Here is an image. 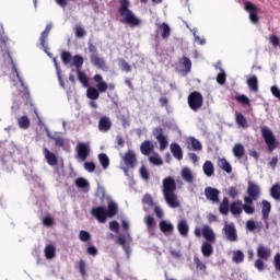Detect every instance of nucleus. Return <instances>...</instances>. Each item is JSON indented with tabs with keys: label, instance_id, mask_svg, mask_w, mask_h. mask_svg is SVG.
<instances>
[{
	"label": "nucleus",
	"instance_id": "obj_48",
	"mask_svg": "<svg viewBox=\"0 0 280 280\" xmlns=\"http://www.w3.org/2000/svg\"><path fill=\"white\" fill-rule=\"evenodd\" d=\"M119 67L121 71H126V73H130V71H132V67L125 59L119 60Z\"/></svg>",
	"mask_w": 280,
	"mask_h": 280
},
{
	"label": "nucleus",
	"instance_id": "obj_29",
	"mask_svg": "<svg viewBox=\"0 0 280 280\" xmlns=\"http://www.w3.org/2000/svg\"><path fill=\"white\" fill-rule=\"evenodd\" d=\"M201 253L203 257H211L213 255V245H211L209 242L202 243Z\"/></svg>",
	"mask_w": 280,
	"mask_h": 280
},
{
	"label": "nucleus",
	"instance_id": "obj_35",
	"mask_svg": "<svg viewBox=\"0 0 280 280\" xmlns=\"http://www.w3.org/2000/svg\"><path fill=\"white\" fill-rule=\"evenodd\" d=\"M74 268L79 270L81 277H86V261L84 259L77 261Z\"/></svg>",
	"mask_w": 280,
	"mask_h": 280
},
{
	"label": "nucleus",
	"instance_id": "obj_18",
	"mask_svg": "<svg viewBox=\"0 0 280 280\" xmlns=\"http://www.w3.org/2000/svg\"><path fill=\"white\" fill-rule=\"evenodd\" d=\"M270 255H272V250L270 248L259 245L257 248V257L259 259H262V261H268L270 259Z\"/></svg>",
	"mask_w": 280,
	"mask_h": 280
},
{
	"label": "nucleus",
	"instance_id": "obj_20",
	"mask_svg": "<svg viewBox=\"0 0 280 280\" xmlns=\"http://www.w3.org/2000/svg\"><path fill=\"white\" fill-rule=\"evenodd\" d=\"M187 145L189 150H194V152H200L202 150V143L194 137H189L187 139Z\"/></svg>",
	"mask_w": 280,
	"mask_h": 280
},
{
	"label": "nucleus",
	"instance_id": "obj_61",
	"mask_svg": "<svg viewBox=\"0 0 280 280\" xmlns=\"http://www.w3.org/2000/svg\"><path fill=\"white\" fill-rule=\"evenodd\" d=\"M84 170L90 173L95 172V163L94 162H85Z\"/></svg>",
	"mask_w": 280,
	"mask_h": 280
},
{
	"label": "nucleus",
	"instance_id": "obj_10",
	"mask_svg": "<svg viewBox=\"0 0 280 280\" xmlns=\"http://www.w3.org/2000/svg\"><path fill=\"white\" fill-rule=\"evenodd\" d=\"M245 10L249 12V21H252L254 24L259 23V8L257 5L253 4V2H245Z\"/></svg>",
	"mask_w": 280,
	"mask_h": 280
},
{
	"label": "nucleus",
	"instance_id": "obj_60",
	"mask_svg": "<svg viewBox=\"0 0 280 280\" xmlns=\"http://www.w3.org/2000/svg\"><path fill=\"white\" fill-rule=\"evenodd\" d=\"M273 266L278 272H280V253H277L273 257Z\"/></svg>",
	"mask_w": 280,
	"mask_h": 280
},
{
	"label": "nucleus",
	"instance_id": "obj_32",
	"mask_svg": "<svg viewBox=\"0 0 280 280\" xmlns=\"http://www.w3.org/2000/svg\"><path fill=\"white\" fill-rule=\"evenodd\" d=\"M218 165L221 170H223V172H226V174H231V172H233V167L231 166L229 161H226V159H224V158L219 159Z\"/></svg>",
	"mask_w": 280,
	"mask_h": 280
},
{
	"label": "nucleus",
	"instance_id": "obj_63",
	"mask_svg": "<svg viewBox=\"0 0 280 280\" xmlns=\"http://www.w3.org/2000/svg\"><path fill=\"white\" fill-rule=\"evenodd\" d=\"M116 243L119 246H122V248H126V236L125 235H119L116 237Z\"/></svg>",
	"mask_w": 280,
	"mask_h": 280
},
{
	"label": "nucleus",
	"instance_id": "obj_42",
	"mask_svg": "<svg viewBox=\"0 0 280 280\" xmlns=\"http://www.w3.org/2000/svg\"><path fill=\"white\" fill-rule=\"evenodd\" d=\"M244 252H242V250H234L233 252V257H232V261L234 262V264H242V262H244Z\"/></svg>",
	"mask_w": 280,
	"mask_h": 280
},
{
	"label": "nucleus",
	"instance_id": "obj_52",
	"mask_svg": "<svg viewBox=\"0 0 280 280\" xmlns=\"http://www.w3.org/2000/svg\"><path fill=\"white\" fill-rule=\"evenodd\" d=\"M75 185L80 189H84L85 187H89V180H86L82 177H79V178L75 179Z\"/></svg>",
	"mask_w": 280,
	"mask_h": 280
},
{
	"label": "nucleus",
	"instance_id": "obj_13",
	"mask_svg": "<svg viewBox=\"0 0 280 280\" xmlns=\"http://www.w3.org/2000/svg\"><path fill=\"white\" fill-rule=\"evenodd\" d=\"M122 161L127 167L133 168L137 165V154H135V151L129 150L122 156Z\"/></svg>",
	"mask_w": 280,
	"mask_h": 280
},
{
	"label": "nucleus",
	"instance_id": "obj_27",
	"mask_svg": "<svg viewBox=\"0 0 280 280\" xmlns=\"http://www.w3.org/2000/svg\"><path fill=\"white\" fill-rule=\"evenodd\" d=\"M177 230L179 232V235H182L183 237H187V235H189V225L185 220L178 222Z\"/></svg>",
	"mask_w": 280,
	"mask_h": 280
},
{
	"label": "nucleus",
	"instance_id": "obj_40",
	"mask_svg": "<svg viewBox=\"0 0 280 280\" xmlns=\"http://www.w3.org/2000/svg\"><path fill=\"white\" fill-rule=\"evenodd\" d=\"M98 161L103 170H108V165H110V160L108 159V155H106V153H100Z\"/></svg>",
	"mask_w": 280,
	"mask_h": 280
},
{
	"label": "nucleus",
	"instance_id": "obj_28",
	"mask_svg": "<svg viewBox=\"0 0 280 280\" xmlns=\"http://www.w3.org/2000/svg\"><path fill=\"white\" fill-rule=\"evenodd\" d=\"M247 86L249 91H254V93H257L259 91V82L257 81V77L252 75L247 79Z\"/></svg>",
	"mask_w": 280,
	"mask_h": 280
},
{
	"label": "nucleus",
	"instance_id": "obj_30",
	"mask_svg": "<svg viewBox=\"0 0 280 280\" xmlns=\"http://www.w3.org/2000/svg\"><path fill=\"white\" fill-rule=\"evenodd\" d=\"M119 211V208L117 207V203H115V201H110L107 206V218H115V215H117Z\"/></svg>",
	"mask_w": 280,
	"mask_h": 280
},
{
	"label": "nucleus",
	"instance_id": "obj_36",
	"mask_svg": "<svg viewBox=\"0 0 280 280\" xmlns=\"http://www.w3.org/2000/svg\"><path fill=\"white\" fill-rule=\"evenodd\" d=\"M19 128L22 130H27L30 126H32V122L30 121V118L27 116H22L18 119Z\"/></svg>",
	"mask_w": 280,
	"mask_h": 280
},
{
	"label": "nucleus",
	"instance_id": "obj_1",
	"mask_svg": "<svg viewBox=\"0 0 280 280\" xmlns=\"http://www.w3.org/2000/svg\"><path fill=\"white\" fill-rule=\"evenodd\" d=\"M162 194L165 202L171 209H178L180 202H178V196L176 195V180L172 177H165L162 182Z\"/></svg>",
	"mask_w": 280,
	"mask_h": 280
},
{
	"label": "nucleus",
	"instance_id": "obj_22",
	"mask_svg": "<svg viewBox=\"0 0 280 280\" xmlns=\"http://www.w3.org/2000/svg\"><path fill=\"white\" fill-rule=\"evenodd\" d=\"M243 203H242V200H236V201H233L231 205H230V211L232 213V215H241L242 211H243Z\"/></svg>",
	"mask_w": 280,
	"mask_h": 280
},
{
	"label": "nucleus",
	"instance_id": "obj_46",
	"mask_svg": "<svg viewBox=\"0 0 280 280\" xmlns=\"http://www.w3.org/2000/svg\"><path fill=\"white\" fill-rule=\"evenodd\" d=\"M49 139H51L52 141H55V145L57 148H63L65 147V138H62L61 136H51L48 135Z\"/></svg>",
	"mask_w": 280,
	"mask_h": 280
},
{
	"label": "nucleus",
	"instance_id": "obj_16",
	"mask_svg": "<svg viewBox=\"0 0 280 280\" xmlns=\"http://www.w3.org/2000/svg\"><path fill=\"white\" fill-rule=\"evenodd\" d=\"M155 33H156V36H159V34H161V37L163 39L170 38V35L172 34V28H170V24H167V23H160V24H158V28H156Z\"/></svg>",
	"mask_w": 280,
	"mask_h": 280
},
{
	"label": "nucleus",
	"instance_id": "obj_23",
	"mask_svg": "<svg viewBox=\"0 0 280 280\" xmlns=\"http://www.w3.org/2000/svg\"><path fill=\"white\" fill-rule=\"evenodd\" d=\"M44 155L48 165H58V156H56L51 151H49V149H44Z\"/></svg>",
	"mask_w": 280,
	"mask_h": 280
},
{
	"label": "nucleus",
	"instance_id": "obj_39",
	"mask_svg": "<svg viewBox=\"0 0 280 280\" xmlns=\"http://www.w3.org/2000/svg\"><path fill=\"white\" fill-rule=\"evenodd\" d=\"M160 231H162V233H172L174 231V225L167 221H161Z\"/></svg>",
	"mask_w": 280,
	"mask_h": 280
},
{
	"label": "nucleus",
	"instance_id": "obj_34",
	"mask_svg": "<svg viewBox=\"0 0 280 280\" xmlns=\"http://www.w3.org/2000/svg\"><path fill=\"white\" fill-rule=\"evenodd\" d=\"M100 90L97 88H88L86 90V96L89 100L95 101V100H100Z\"/></svg>",
	"mask_w": 280,
	"mask_h": 280
},
{
	"label": "nucleus",
	"instance_id": "obj_33",
	"mask_svg": "<svg viewBox=\"0 0 280 280\" xmlns=\"http://www.w3.org/2000/svg\"><path fill=\"white\" fill-rule=\"evenodd\" d=\"M235 121L241 128H248V120H246V117L242 113H235Z\"/></svg>",
	"mask_w": 280,
	"mask_h": 280
},
{
	"label": "nucleus",
	"instance_id": "obj_26",
	"mask_svg": "<svg viewBox=\"0 0 280 280\" xmlns=\"http://www.w3.org/2000/svg\"><path fill=\"white\" fill-rule=\"evenodd\" d=\"M171 152L177 161H183V149L178 145V143L171 144Z\"/></svg>",
	"mask_w": 280,
	"mask_h": 280
},
{
	"label": "nucleus",
	"instance_id": "obj_50",
	"mask_svg": "<svg viewBox=\"0 0 280 280\" xmlns=\"http://www.w3.org/2000/svg\"><path fill=\"white\" fill-rule=\"evenodd\" d=\"M180 62L183 63L186 73H189V71H191V59H189L188 57H183L180 59Z\"/></svg>",
	"mask_w": 280,
	"mask_h": 280
},
{
	"label": "nucleus",
	"instance_id": "obj_57",
	"mask_svg": "<svg viewBox=\"0 0 280 280\" xmlns=\"http://www.w3.org/2000/svg\"><path fill=\"white\" fill-rule=\"evenodd\" d=\"M61 60H62L63 65H69V62H71V52L63 51L61 54Z\"/></svg>",
	"mask_w": 280,
	"mask_h": 280
},
{
	"label": "nucleus",
	"instance_id": "obj_17",
	"mask_svg": "<svg viewBox=\"0 0 280 280\" xmlns=\"http://www.w3.org/2000/svg\"><path fill=\"white\" fill-rule=\"evenodd\" d=\"M201 233L208 243L213 244L215 242V233L213 232L211 226L203 225L201 229Z\"/></svg>",
	"mask_w": 280,
	"mask_h": 280
},
{
	"label": "nucleus",
	"instance_id": "obj_47",
	"mask_svg": "<svg viewBox=\"0 0 280 280\" xmlns=\"http://www.w3.org/2000/svg\"><path fill=\"white\" fill-rule=\"evenodd\" d=\"M234 100H236V102H238V104H242L243 106H250V100L244 94L236 95Z\"/></svg>",
	"mask_w": 280,
	"mask_h": 280
},
{
	"label": "nucleus",
	"instance_id": "obj_54",
	"mask_svg": "<svg viewBox=\"0 0 280 280\" xmlns=\"http://www.w3.org/2000/svg\"><path fill=\"white\" fill-rule=\"evenodd\" d=\"M149 161L150 163H152V165H163V160L161 159V156H159V154L150 156Z\"/></svg>",
	"mask_w": 280,
	"mask_h": 280
},
{
	"label": "nucleus",
	"instance_id": "obj_19",
	"mask_svg": "<svg viewBox=\"0 0 280 280\" xmlns=\"http://www.w3.org/2000/svg\"><path fill=\"white\" fill-rule=\"evenodd\" d=\"M140 151L144 156H150L154 152V143L150 140H145L140 145Z\"/></svg>",
	"mask_w": 280,
	"mask_h": 280
},
{
	"label": "nucleus",
	"instance_id": "obj_3",
	"mask_svg": "<svg viewBox=\"0 0 280 280\" xmlns=\"http://www.w3.org/2000/svg\"><path fill=\"white\" fill-rule=\"evenodd\" d=\"M202 104H205V97H202L200 92L194 91L188 95V106L195 113H198L202 108Z\"/></svg>",
	"mask_w": 280,
	"mask_h": 280
},
{
	"label": "nucleus",
	"instance_id": "obj_41",
	"mask_svg": "<svg viewBox=\"0 0 280 280\" xmlns=\"http://www.w3.org/2000/svg\"><path fill=\"white\" fill-rule=\"evenodd\" d=\"M270 196L273 200H280V184H273L271 186Z\"/></svg>",
	"mask_w": 280,
	"mask_h": 280
},
{
	"label": "nucleus",
	"instance_id": "obj_44",
	"mask_svg": "<svg viewBox=\"0 0 280 280\" xmlns=\"http://www.w3.org/2000/svg\"><path fill=\"white\" fill-rule=\"evenodd\" d=\"M73 65H74L77 71H81L82 70V65H84V57H82L80 55H75L73 57Z\"/></svg>",
	"mask_w": 280,
	"mask_h": 280
},
{
	"label": "nucleus",
	"instance_id": "obj_11",
	"mask_svg": "<svg viewBox=\"0 0 280 280\" xmlns=\"http://www.w3.org/2000/svg\"><path fill=\"white\" fill-rule=\"evenodd\" d=\"M205 196L207 200H210V202H213L217 205L220 202V191L218 188H213L211 186L205 188Z\"/></svg>",
	"mask_w": 280,
	"mask_h": 280
},
{
	"label": "nucleus",
	"instance_id": "obj_53",
	"mask_svg": "<svg viewBox=\"0 0 280 280\" xmlns=\"http://www.w3.org/2000/svg\"><path fill=\"white\" fill-rule=\"evenodd\" d=\"M254 266L257 268V270H259V272H264V270H266V264L261 258L255 260Z\"/></svg>",
	"mask_w": 280,
	"mask_h": 280
},
{
	"label": "nucleus",
	"instance_id": "obj_58",
	"mask_svg": "<svg viewBox=\"0 0 280 280\" xmlns=\"http://www.w3.org/2000/svg\"><path fill=\"white\" fill-rule=\"evenodd\" d=\"M88 49H89L91 56H97V55H100V54L97 52V46H95V45H94L93 43H91V42L88 43Z\"/></svg>",
	"mask_w": 280,
	"mask_h": 280
},
{
	"label": "nucleus",
	"instance_id": "obj_31",
	"mask_svg": "<svg viewBox=\"0 0 280 280\" xmlns=\"http://www.w3.org/2000/svg\"><path fill=\"white\" fill-rule=\"evenodd\" d=\"M203 174H206L208 177L213 176L215 174V168L213 167L212 161H206L203 164Z\"/></svg>",
	"mask_w": 280,
	"mask_h": 280
},
{
	"label": "nucleus",
	"instance_id": "obj_21",
	"mask_svg": "<svg viewBox=\"0 0 280 280\" xmlns=\"http://www.w3.org/2000/svg\"><path fill=\"white\" fill-rule=\"evenodd\" d=\"M112 126H113V122H110V118H108L106 116L101 117V119L98 121V130L108 132V130H110Z\"/></svg>",
	"mask_w": 280,
	"mask_h": 280
},
{
	"label": "nucleus",
	"instance_id": "obj_25",
	"mask_svg": "<svg viewBox=\"0 0 280 280\" xmlns=\"http://www.w3.org/2000/svg\"><path fill=\"white\" fill-rule=\"evenodd\" d=\"M261 205L262 220H268V218H270V211H272V205L266 199L262 200Z\"/></svg>",
	"mask_w": 280,
	"mask_h": 280
},
{
	"label": "nucleus",
	"instance_id": "obj_37",
	"mask_svg": "<svg viewBox=\"0 0 280 280\" xmlns=\"http://www.w3.org/2000/svg\"><path fill=\"white\" fill-rule=\"evenodd\" d=\"M44 253H45L46 259H54V257H56V246L46 245Z\"/></svg>",
	"mask_w": 280,
	"mask_h": 280
},
{
	"label": "nucleus",
	"instance_id": "obj_59",
	"mask_svg": "<svg viewBox=\"0 0 280 280\" xmlns=\"http://www.w3.org/2000/svg\"><path fill=\"white\" fill-rule=\"evenodd\" d=\"M217 82H218V84H226V73L220 72L217 75Z\"/></svg>",
	"mask_w": 280,
	"mask_h": 280
},
{
	"label": "nucleus",
	"instance_id": "obj_12",
	"mask_svg": "<svg viewBox=\"0 0 280 280\" xmlns=\"http://www.w3.org/2000/svg\"><path fill=\"white\" fill-rule=\"evenodd\" d=\"M51 27H52L51 24H47L39 37V44H40V47H43L45 54H48L49 51V46H47V38H49Z\"/></svg>",
	"mask_w": 280,
	"mask_h": 280
},
{
	"label": "nucleus",
	"instance_id": "obj_64",
	"mask_svg": "<svg viewBox=\"0 0 280 280\" xmlns=\"http://www.w3.org/2000/svg\"><path fill=\"white\" fill-rule=\"evenodd\" d=\"M44 226H54V218L51 217H45L43 219Z\"/></svg>",
	"mask_w": 280,
	"mask_h": 280
},
{
	"label": "nucleus",
	"instance_id": "obj_4",
	"mask_svg": "<svg viewBox=\"0 0 280 280\" xmlns=\"http://www.w3.org/2000/svg\"><path fill=\"white\" fill-rule=\"evenodd\" d=\"M260 130L269 152L277 150V139L275 138V135H272V131L268 127H262Z\"/></svg>",
	"mask_w": 280,
	"mask_h": 280
},
{
	"label": "nucleus",
	"instance_id": "obj_6",
	"mask_svg": "<svg viewBox=\"0 0 280 280\" xmlns=\"http://www.w3.org/2000/svg\"><path fill=\"white\" fill-rule=\"evenodd\" d=\"M93 80L96 82V89H98L100 93H106V91H115V83H106L102 74H95Z\"/></svg>",
	"mask_w": 280,
	"mask_h": 280
},
{
	"label": "nucleus",
	"instance_id": "obj_55",
	"mask_svg": "<svg viewBox=\"0 0 280 280\" xmlns=\"http://www.w3.org/2000/svg\"><path fill=\"white\" fill-rule=\"evenodd\" d=\"M79 240L81 242H89V240H91V234L84 230H81L79 233Z\"/></svg>",
	"mask_w": 280,
	"mask_h": 280
},
{
	"label": "nucleus",
	"instance_id": "obj_2",
	"mask_svg": "<svg viewBox=\"0 0 280 280\" xmlns=\"http://www.w3.org/2000/svg\"><path fill=\"white\" fill-rule=\"evenodd\" d=\"M120 8L118 14L121 16V23H126L129 27H139L141 25V19L135 15V12L130 10V0H119Z\"/></svg>",
	"mask_w": 280,
	"mask_h": 280
},
{
	"label": "nucleus",
	"instance_id": "obj_62",
	"mask_svg": "<svg viewBox=\"0 0 280 280\" xmlns=\"http://www.w3.org/2000/svg\"><path fill=\"white\" fill-rule=\"evenodd\" d=\"M243 210L245 213H247V215H253V213H255V207L250 205H243Z\"/></svg>",
	"mask_w": 280,
	"mask_h": 280
},
{
	"label": "nucleus",
	"instance_id": "obj_9",
	"mask_svg": "<svg viewBox=\"0 0 280 280\" xmlns=\"http://www.w3.org/2000/svg\"><path fill=\"white\" fill-rule=\"evenodd\" d=\"M91 215H93V218H95L102 224H104V222H106V219L108 218V214L106 213V208L102 206L92 208Z\"/></svg>",
	"mask_w": 280,
	"mask_h": 280
},
{
	"label": "nucleus",
	"instance_id": "obj_24",
	"mask_svg": "<svg viewBox=\"0 0 280 280\" xmlns=\"http://www.w3.org/2000/svg\"><path fill=\"white\" fill-rule=\"evenodd\" d=\"M232 152L235 159H244V155L246 154V149H244V144L236 143L234 144Z\"/></svg>",
	"mask_w": 280,
	"mask_h": 280
},
{
	"label": "nucleus",
	"instance_id": "obj_7",
	"mask_svg": "<svg viewBox=\"0 0 280 280\" xmlns=\"http://www.w3.org/2000/svg\"><path fill=\"white\" fill-rule=\"evenodd\" d=\"M222 231H223V233L225 235V240H228V242H237V240H238L237 230L235 229L234 223H225Z\"/></svg>",
	"mask_w": 280,
	"mask_h": 280
},
{
	"label": "nucleus",
	"instance_id": "obj_38",
	"mask_svg": "<svg viewBox=\"0 0 280 280\" xmlns=\"http://www.w3.org/2000/svg\"><path fill=\"white\" fill-rule=\"evenodd\" d=\"M182 178H184L186 183H194V174L191 173V170L187 167L183 168Z\"/></svg>",
	"mask_w": 280,
	"mask_h": 280
},
{
	"label": "nucleus",
	"instance_id": "obj_15",
	"mask_svg": "<svg viewBox=\"0 0 280 280\" xmlns=\"http://www.w3.org/2000/svg\"><path fill=\"white\" fill-rule=\"evenodd\" d=\"M247 196L259 200V196H261V188H259V185L248 182Z\"/></svg>",
	"mask_w": 280,
	"mask_h": 280
},
{
	"label": "nucleus",
	"instance_id": "obj_49",
	"mask_svg": "<svg viewBox=\"0 0 280 280\" xmlns=\"http://www.w3.org/2000/svg\"><path fill=\"white\" fill-rule=\"evenodd\" d=\"M194 264L197 268V270H202L205 272V270H207V265L205 262H202V260H200V258H198V256L194 257Z\"/></svg>",
	"mask_w": 280,
	"mask_h": 280
},
{
	"label": "nucleus",
	"instance_id": "obj_56",
	"mask_svg": "<svg viewBox=\"0 0 280 280\" xmlns=\"http://www.w3.org/2000/svg\"><path fill=\"white\" fill-rule=\"evenodd\" d=\"M139 172L143 180H150V173L148 172V168H145V166H141Z\"/></svg>",
	"mask_w": 280,
	"mask_h": 280
},
{
	"label": "nucleus",
	"instance_id": "obj_51",
	"mask_svg": "<svg viewBox=\"0 0 280 280\" xmlns=\"http://www.w3.org/2000/svg\"><path fill=\"white\" fill-rule=\"evenodd\" d=\"M74 34L77 38H84V36H86V31H84L82 26L77 25L74 26Z\"/></svg>",
	"mask_w": 280,
	"mask_h": 280
},
{
	"label": "nucleus",
	"instance_id": "obj_43",
	"mask_svg": "<svg viewBox=\"0 0 280 280\" xmlns=\"http://www.w3.org/2000/svg\"><path fill=\"white\" fill-rule=\"evenodd\" d=\"M220 213L222 215H229V198L224 197L220 207H219Z\"/></svg>",
	"mask_w": 280,
	"mask_h": 280
},
{
	"label": "nucleus",
	"instance_id": "obj_45",
	"mask_svg": "<svg viewBox=\"0 0 280 280\" xmlns=\"http://www.w3.org/2000/svg\"><path fill=\"white\" fill-rule=\"evenodd\" d=\"M77 75L83 86H89V77H86V73L82 72V70H77Z\"/></svg>",
	"mask_w": 280,
	"mask_h": 280
},
{
	"label": "nucleus",
	"instance_id": "obj_14",
	"mask_svg": "<svg viewBox=\"0 0 280 280\" xmlns=\"http://www.w3.org/2000/svg\"><path fill=\"white\" fill-rule=\"evenodd\" d=\"M90 60L94 67L102 69V71H106V69H108L106 66V60L100 57V55H90Z\"/></svg>",
	"mask_w": 280,
	"mask_h": 280
},
{
	"label": "nucleus",
	"instance_id": "obj_8",
	"mask_svg": "<svg viewBox=\"0 0 280 280\" xmlns=\"http://www.w3.org/2000/svg\"><path fill=\"white\" fill-rule=\"evenodd\" d=\"M153 135H154L156 141H159V143H160L161 152H163L168 145L167 138L163 135V128H161V127L154 128Z\"/></svg>",
	"mask_w": 280,
	"mask_h": 280
},
{
	"label": "nucleus",
	"instance_id": "obj_5",
	"mask_svg": "<svg viewBox=\"0 0 280 280\" xmlns=\"http://www.w3.org/2000/svg\"><path fill=\"white\" fill-rule=\"evenodd\" d=\"M75 159H78V161L84 162L89 159V155L91 154V144L79 142L75 147Z\"/></svg>",
	"mask_w": 280,
	"mask_h": 280
}]
</instances>
